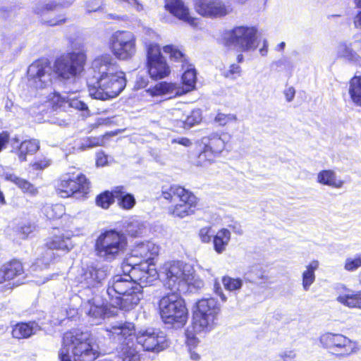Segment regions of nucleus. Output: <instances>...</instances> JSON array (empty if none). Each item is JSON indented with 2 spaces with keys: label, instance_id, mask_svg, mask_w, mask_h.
Instances as JSON below:
<instances>
[{
  "label": "nucleus",
  "instance_id": "obj_1",
  "mask_svg": "<svg viewBox=\"0 0 361 361\" xmlns=\"http://www.w3.org/2000/svg\"><path fill=\"white\" fill-rule=\"evenodd\" d=\"M107 331L109 337L119 344L117 349L122 361H139L137 345L143 350L152 352H160L169 346L166 334L163 331L147 329L135 334V326L130 322L113 325Z\"/></svg>",
  "mask_w": 361,
  "mask_h": 361
},
{
  "label": "nucleus",
  "instance_id": "obj_2",
  "mask_svg": "<svg viewBox=\"0 0 361 361\" xmlns=\"http://www.w3.org/2000/svg\"><path fill=\"white\" fill-rule=\"evenodd\" d=\"M87 55L85 51H71L56 58L53 66L47 59L37 60L27 68L29 85L36 89H45L52 83L53 73L63 80H75L85 71Z\"/></svg>",
  "mask_w": 361,
  "mask_h": 361
},
{
  "label": "nucleus",
  "instance_id": "obj_3",
  "mask_svg": "<svg viewBox=\"0 0 361 361\" xmlns=\"http://www.w3.org/2000/svg\"><path fill=\"white\" fill-rule=\"evenodd\" d=\"M90 71L95 81L88 83L89 95L94 99L106 101L118 96L126 86L124 72L109 54L96 56L91 63Z\"/></svg>",
  "mask_w": 361,
  "mask_h": 361
},
{
  "label": "nucleus",
  "instance_id": "obj_4",
  "mask_svg": "<svg viewBox=\"0 0 361 361\" xmlns=\"http://www.w3.org/2000/svg\"><path fill=\"white\" fill-rule=\"evenodd\" d=\"M98 355L87 333L73 331L64 334L59 353L60 361H94Z\"/></svg>",
  "mask_w": 361,
  "mask_h": 361
},
{
  "label": "nucleus",
  "instance_id": "obj_5",
  "mask_svg": "<svg viewBox=\"0 0 361 361\" xmlns=\"http://www.w3.org/2000/svg\"><path fill=\"white\" fill-rule=\"evenodd\" d=\"M194 269L190 264L181 261L165 262L159 269V277L165 288L172 293L185 292L193 279Z\"/></svg>",
  "mask_w": 361,
  "mask_h": 361
},
{
  "label": "nucleus",
  "instance_id": "obj_6",
  "mask_svg": "<svg viewBox=\"0 0 361 361\" xmlns=\"http://www.w3.org/2000/svg\"><path fill=\"white\" fill-rule=\"evenodd\" d=\"M127 238L121 231L106 230L99 234L94 245L96 255L104 261L111 262L125 252Z\"/></svg>",
  "mask_w": 361,
  "mask_h": 361
},
{
  "label": "nucleus",
  "instance_id": "obj_7",
  "mask_svg": "<svg viewBox=\"0 0 361 361\" xmlns=\"http://www.w3.org/2000/svg\"><path fill=\"white\" fill-rule=\"evenodd\" d=\"M161 318L164 324L180 328L188 319V310L184 300L177 293L163 296L159 302Z\"/></svg>",
  "mask_w": 361,
  "mask_h": 361
},
{
  "label": "nucleus",
  "instance_id": "obj_8",
  "mask_svg": "<svg viewBox=\"0 0 361 361\" xmlns=\"http://www.w3.org/2000/svg\"><path fill=\"white\" fill-rule=\"evenodd\" d=\"M220 305L214 298H202L197 301L193 312V329L196 332H209L218 323Z\"/></svg>",
  "mask_w": 361,
  "mask_h": 361
},
{
  "label": "nucleus",
  "instance_id": "obj_9",
  "mask_svg": "<svg viewBox=\"0 0 361 361\" xmlns=\"http://www.w3.org/2000/svg\"><path fill=\"white\" fill-rule=\"evenodd\" d=\"M109 274V267L106 265L101 267L87 266L82 268L77 276L79 287V297L93 296L99 293V289L102 286Z\"/></svg>",
  "mask_w": 361,
  "mask_h": 361
},
{
  "label": "nucleus",
  "instance_id": "obj_10",
  "mask_svg": "<svg viewBox=\"0 0 361 361\" xmlns=\"http://www.w3.org/2000/svg\"><path fill=\"white\" fill-rule=\"evenodd\" d=\"M45 246L48 250L42 257L37 258L33 263L31 267L32 271H37L47 269L54 259L53 250L68 252L73 247L69 234L59 229H54L52 235L46 239Z\"/></svg>",
  "mask_w": 361,
  "mask_h": 361
},
{
  "label": "nucleus",
  "instance_id": "obj_11",
  "mask_svg": "<svg viewBox=\"0 0 361 361\" xmlns=\"http://www.w3.org/2000/svg\"><path fill=\"white\" fill-rule=\"evenodd\" d=\"M123 272H129L130 277L135 286L140 287V291L143 287L151 286L159 277L154 264L149 262H139L133 260V257H128L123 263Z\"/></svg>",
  "mask_w": 361,
  "mask_h": 361
},
{
  "label": "nucleus",
  "instance_id": "obj_12",
  "mask_svg": "<svg viewBox=\"0 0 361 361\" xmlns=\"http://www.w3.org/2000/svg\"><path fill=\"white\" fill-rule=\"evenodd\" d=\"M109 46L113 55L118 60L131 59L136 53V37L130 31L114 32L109 40Z\"/></svg>",
  "mask_w": 361,
  "mask_h": 361
},
{
  "label": "nucleus",
  "instance_id": "obj_13",
  "mask_svg": "<svg viewBox=\"0 0 361 361\" xmlns=\"http://www.w3.org/2000/svg\"><path fill=\"white\" fill-rule=\"evenodd\" d=\"M227 44L233 45L242 51L255 50L257 47V30L246 26L235 27L225 34Z\"/></svg>",
  "mask_w": 361,
  "mask_h": 361
},
{
  "label": "nucleus",
  "instance_id": "obj_14",
  "mask_svg": "<svg viewBox=\"0 0 361 361\" xmlns=\"http://www.w3.org/2000/svg\"><path fill=\"white\" fill-rule=\"evenodd\" d=\"M147 67L149 75L153 80H160L171 73L170 67L157 43H147Z\"/></svg>",
  "mask_w": 361,
  "mask_h": 361
},
{
  "label": "nucleus",
  "instance_id": "obj_15",
  "mask_svg": "<svg viewBox=\"0 0 361 361\" xmlns=\"http://www.w3.org/2000/svg\"><path fill=\"white\" fill-rule=\"evenodd\" d=\"M322 345L337 356H348L357 350V343L341 334L326 333L320 336Z\"/></svg>",
  "mask_w": 361,
  "mask_h": 361
},
{
  "label": "nucleus",
  "instance_id": "obj_16",
  "mask_svg": "<svg viewBox=\"0 0 361 361\" xmlns=\"http://www.w3.org/2000/svg\"><path fill=\"white\" fill-rule=\"evenodd\" d=\"M72 2L51 1L47 3L39 1L32 6V12L37 16L39 21L48 26H57L66 23L67 18L61 14L52 18H47V13L60 8L68 7Z\"/></svg>",
  "mask_w": 361,
  "mask_h": 361
},
{
  "label": "nucleus",
  "instance_id": "obj_17",
  "mask_svg": "<svg viewBox=\"0 0 361 361\" xmlns=\"http://www.w3.org/2000/svg\"><path fill=\"white\" fill-rule=\"evenodd\" d=\"M228 141L226 134H218L213 133L207 136L201 138V145L204 146L203 150L198 157V161L202 164L203 161H208L211 162L214 155L221 153Z\"/></svg>",
  "mask_w": 361,
  "mask_h": 361
},
{
  "label": "nucleus",
  "instance_id": "obj_18",
  "mask_svg": "<svg viewBox=\"0 0 361 361\" xmlns=\"http://www.w3.org/2000/svg\"><path fill=\"white\" fill-rule=\"evenodd\" d=\"M195 9L199 15L210 18L224 17L233 10L222 0H195Z\"/></svg>",
  "mask_w": 361,
  "mask_h": 361
},
{
  "label": "nucleus",
  "instance_id": "obj_19",
  "mask_svg": "<svg viewBox=\"0 0 361 361\" xmlns=\"http://www.w3.org/2000/svg\"><path fill=\"white\" fill-rule=\"evenodd\" d=\"M89 183L83 174L78 175L76 177L64 176L61 180L58 186V194L61 197H68L78 195H84L88 192Z\"/></svg>",
  "mask_w": 361,
  "mask_h": 361
},
{
  "label": "nucleus",
  "instance_id": "obj_20",
  "mask_svg": "<svg viewBox=\"0 0 361 361\" xmlns=\"http://www.w3.org/2000/svg\"><path fill=\"white\" fill-rule=\"evenodd\" d=\"M51 104L55 110H61L66 111L72 108L80 111L89 112L87 104L83 101L82 97L75 92L61 94L54 93L51 97Z\"/></svg>",
  "mask_w": 361,
  "mask_h": 361
},
{
  "label": "nucleus",
  "instance_id": "obj_21",
  "mask_svg": "<svg viewBox=\"0 0 361 361\" xmlns=\"http://www.w3.org/2000/svg\"><path fill=\"white\" fill-rule=\"evenodd\" d=\"M82 300V306L85 312L91 319L92 324H99L107 314L106 306L99 294L86 296Z\"/></svg>",
  "mask_w": 361,
  "mask_h": 361
},
{
  "label": "nucleus",
  "instance_id": "obj_22",
  "mask_svg": "<svg viewBox=\"0 0 361 361\" xmlns=\"http://www.w3.org/2000/svg\"><path fill=\"white\" fill-rule=\"evenodd\" d=\"M135 284L130 277L129 272H124L123 275H116L109 282L106 289V294L109 297V302H111L113 298L121 296L134 289Z\"/></svg>",
  "mask_w": 361,
  "mask_h": 361
},
{
  "label": "nucleus",
  "instance_id": "obj_23",
  "mask_svg": "<svg viewBox=\"0 0 361 361\" xmlns=\"http://www.w3.org/2000/svg\"><path fill=\"white\" fill-rule=\"evenodd\" d=\"M142 297L143 293L140 291V287L135 286L126 294L113 298L109 304L114 307L129 311L138 305Z\"/></svg>",
  "mask_w": 361,
  "mask_h": 361
},
{
  "label": "nucleus",
  "instance_id": "obj_24",
  "mask_svg": "<svg viewBox=\"0 0 361 361\" xmlns=\"http://www.w3.org/2000/svg\"><path fill=\"white\" fill-rule=\"evenodd\" d=\"M165 8L179 20L191 26L197 25V18L191 16L189 8L183 0H165Z\"/></svg>",
  "mask_w": 361,
  "mask_h": 361
},
{
  "label": "nucleus",
  "instance_id": "obj_25",
  "mask_svg": "<svg viewBox=\"0 0 361 361\" xmlns=\"http://www.w3.org/2000/svg\"><path fill=\"white\" fill-rule=\"evenodd\" d=\"M180 203L169 208V213L174 217L183 219L195 213L197 198L193 193L180 200Z\"/></svg>",
  "mask_w": 361,
  "mask_h": 361
},
{
  "label": "nucleus",
  "instance_id": "obj_26",
  "mask_svg": "<svg viewBox=\"0 0 361 361\" xmlns=\"http://www.w3.org/2000/svg\"><path fill=\"white\" fill-rule=\"evenodd\" d=\"M336 301L349 308L361 310V291H354L345 286H338Z\"/></svg>",
  "mask_w": 361,
  "mask_h": 361
},
{
  "label": "nucleus",
  "instance_id": "obj_27",
  "mask_svg": "<svg viewBox=\"0 0 361 361\" xmlns=\"http://www.w3.org/2000/svg\"><path fill=\"white\" fill-rule=\"evenodd\" d=\"M159 247L155 243L147 241L137 244L132 250V255L130 257L140 258V262H149L152 263L153 258L158 255Z\"/></svg>",
  "mask_w": 361,
  "mask_h": 361
},
{
  "label": "nucleus",
  "instance_id": "obj_28",
  "mask_svg": "<svg viewBox=\"0 0 361 361\" xmlns=\"http://www.w3.org/2000/svg\"><path fill=\"white\" fill-rule=\"evenodd\" d=\"M3 176L6 180L16 185L23 192L32 196L37 195L38 189L26 179L22 178L10 171L4 172Z\"/></svg>",
  "mask_w": 361,
  "mask_h": 361
},
{
  "label": "nucleus",
  "instance_id": "obj_29",
  "mask_svg": "<svg viewBox=\"0 0 361 361\" xmlns=\"http://www.w3.org/2000/svg\"><path fill=\"white\" fill-rule=\"evenodd\" d=\"M40 327L35 322H22L17 324L13 329L12 335L18 339L27 338L37 334Z\"/></svg>",
  "mask_w": 361,
  "mask_h": 361
},
{
  "label": "nucleus",
  "instance_id": "obj_30",
  "mask_svg": "<svg viewBox=\"0 0 361 361\" xmlns=\"http://www.w3.org/2000/svg\"><path fill=\"white\" fill-rule=\"evenodd\" d=\"M317 180L323 185H327L333 188H341L344 181L338 178L336 172L333 170H322L317 174Z\"/></svg>",
  "mask_w": 361,
  "mask_h": 361
},
{
  "label": "nucleus",
  "instance_id": "obj_31",
  "mask_svg": "<svg viewBox=\"0 0 361 361\" xmlns=\"http://www.w3.org/2000/svg\"><path fill=\"white\" fill-rule=\"evenodd\" d=\"M319 267V262L317 259L312 260L305 266V269L302 273V286L304 290H310V286L316 279L315 271Z\"/></svg>",
  "mask_w": 361,
  "mask_h": 361
},
{
  "label": "nucleus",
  "instance_id": "obj_32",
  "mask_svg": "<svg viewBox=\"0 0 361 361\" xmlns=\"http://www.w3.org/2000/svg\"><path fill=\"white\" fill-rule=\"evenodd\" d=\"M114 195L117 200L118 204L124 209H130L135 204L134 196L127 192L123 186H116L114 188Z\"/></svg>",
  "mask_w": 361,
  "mask_h": 361
},
{
  "label": "nucleus",
  "instance_id": "obj_33",
  "mask_svg": "<svg viewBox=\"0 0 361 361\" xmlns=\"http://www.w3.org/2000/svg\"><path fill=\"white\" fill-rule=\"evenodd\" d=\"M191 193L189 190L177 185L164 186L162 188L163 197L171 202L176 201V200H180Z\"/></svg>",
  "mask_w": 361,
  "mask_h": 361
},
{
  "label": "nucleus",
  "instance_id": "obj_34",
  "mask_svg": "<svg viewBox=\"0 0 361 361\" xmlns=\"http://www.w3.org/2000/svg\"><path fill=\"white\" fill-rule=\"evenodd\" d=\"M231 240V232L226 228L219 230L213 236V245L214 250L221 254L224 252Z\"/></svg>",
  "mask_w": 361,
  "mask_h": 361
},
{
  "label": "nucleus",
  "instance_id": "obj_35",
  "mask_svg": "<svg viewBox=\"0 0 361 361\" xmlns=\"http://www.w3.org/2000/svg\"><path fill=\"white\" fill-rule=\"evenodd\" d=\"M39 149V142L36 139L25 140L20 142L17 152L20 161H26L27 154H33Z\"/></svg>",
  "mask_w": 361,
  "mask_h": 361
},
{
  "label": "nucleus",
  "instance_id": "obj_36",
  "mask_svg": "<svg viewBox=\"0 0 361 361\" xmlns=\"http://www.w3.org/2000/svg\"><path fill=\"white\" fill-rule=\"evenodd\" d=\"M348 93L353 103L361 107V75H355L350 79Z\"/></svg>",
  "mask_w": 361,
  "mask_h": 361
},
{
  "label": "nucleus",
  "instance_id": "obj_37",
  "mask_svg": "<svg viewBox=\"0 0 361 361\" xmlns=\"http://www.w3.org/2000/svg\"><path fill=\"white\" fill-rule=\"evenodd\" d=\"M6 271V275L8 281L20 277L22 279H25L24 269L20 262L13 260L3 265Z\"/></svg>",
  "mask_w": 361,
  "mask_h": 361
},
{
  "label": "nucleus",
  "instance_id": "obj_38",
  "mask_svg": "<svg viewBox=\"0 0 361 361\" xmlns=\"http://www.w3.org/2000/svg\"><path fill=\"white\" fill-rule=\"evenodd\" d=\"M176 85L173 83L161 82L155 85L153 87L149 88L147 92L152 97L161 96L166 94H178Z\"/></svg>",
  "mask_w": 361,
  "mask_h": 361
},
{
  "label": "nucleus",
  "instance_id": "obj_39",
  "mask_svg": "<svg viewBox=\"0 0 361 361\" xmlns=\"http://www.w3.org/2000/svg\"><path fill=\"white\" fill-rule=\"evenodd\" d=\"M183 84L185 92L192 90L196 84V71L192 65H189L182 75Z\"/></svg>",
  "mask_w": 361,
  "mask_h": 361
},
{
  "label": "nucleus",
  "instance_id": "obj_40",
  "mask_svg": "<svg viewBox=\"0 0 361 361\" xmlns=\"http://www.w3.org/2000/svg\"><path fill=\"white\" fill-rule=\"evenodd\" d=\"M42 212L49 219H59L65 214V207L61 204H47L43 206Z\"/></svg>",
  "mask_w": 361,
  "mask_h": 361
},
{
  "label": "nucleus",
  "instance_id": "obj_41",
  "mask_svg": "<svg viewBox=\"0 0 361 361\" xmlns=\"http://www.w3.org/2000/svg\"><path fill=\"white\" fill-rule=\"evenodd\" d=\"M163 51L165 54L169 55L171 61L180 62L182 63V67H185L187 61L186 56L176 46L173 44L166 45L163 47Z\"/></svg>",
  "mask_w": 361,
  "mask_h": 361
},
{
  "label": "nucleus",
  "instance_id": "obj_42",
  "mask_svg": "<svg viewBox=\"0 0 361 361\" xmlns=\"http://www.w3.org/2000/svg\"><path fill=\"white\" fill-rule=\"evenodd\" d=\"M202 112L200 109H194L192 111H187L185 120H184L183 128H190L202 121Z\"/></svg>",
  "mask_w": 361,
  "mask_h": 361
},
{
  "label": "nucleus",
  "instance_id": "obj_43",
  "mask_svg": "<svg viewBox=\"0 0 361 361\" xmlns=\"http://www.w3.org/2000/svg\"><path fill=\"white\" fill-rule=\"evenodd\" d=\"M337 53L338 56L344 58L350 61H356L359 57L350 46L346 44H340L337 48Z\"/></svg>",
  "mask_w": 361,
  "mask_h": 361
},
{
  "label": "nucleus",
  "instance_id": "obj_44",
  "mask_svg": "<svg viewBox=\"0 0 361 361\" xmlns=\"http://www.w3.org/2000/svg\"><path fill=\"white\" fill-rule=\"evenodd\" d=\"M102 140L99 137H87L78 140L75 143V147L81 151L86 150L97 146L100 145Z\"/></svg>",
  "mask_w": 361,
  "mask_h": 361
},
{
  "label": "nucleus",
  "instance_id": "obj_45",
  "mask_svg": "<svg viewBox=\"0 0 361 361\" xmlns=\"http://www.w3.org/2000/svg\"><path fill=\"white\" fill-rule=\"evenodd\" d=\"M114 189L109 192L108 190L101 193L96 198L97 204L104 209H107L114 202Z\"/></svg>",
  "mask_w": 361,
  "mask_h": 361
},
{
  "label": "nucleus",
  "instance_id": "obj_46",
  "mask_svg": "<svg viewBox=\"0 0 361 361\" xmlns=\"http://www.w3.org/2000/svg\"><path fill=\"white\" fill-rule=\"evenodd\" d=\"M187 110L183 108H174L171 110L170 119L175 123V125L180 128H183L184 120H185Z\"/></svg>",
  "mask_w": 361,
  "mask_h": 361
},
{
  "label": "nucleus",
  "instance_id": "obj_47",
  "mask_svg": "<svg viewBox=\"0 0 361 361\" xmlns=\"http://www.w3.org/2000/svg\"><path fill=\"white\" fill-rule=\"evenodd\" d=\"M361 267V253L353 257H347L344 263V269L348 271H355Z\"/></svg>",
  "mask_w": 361,
  "mask_h": 361
},
{
  "label": "nucleus",
  "instance_id": "obj_48",
  "mask_svg": "<svg viewBox=\"0 0 361 361\" xmlns=\"http://www.w3.org/2000/svg\"><path fill=\"white\" fill-rule=\"evenodd\" d=\"M222 282L224 288L229 291L239 290L243 285L240 279H233L228 276L224 277Z\"/></svg>",
  "mask_w": 361,
  "mask_h": 361
},
{
  "label": "nucleus",
  "instance_id": "obj_49",
  "mask_svg": "<svg viewBox=\"0 0 361 361\" xmlns=\"http://www.w3.org/2000/svg\"><path fill=\"white\" fill-rule=\"evenodd\" d=\"M126 231L130 235L133 237H137L142 233L143 225L137 221H131L128 224Z\"/></svg>",
  "mask_w": 361,
  "mask_h": 361
},
{
  "label": "nucleus",
  "instance_id": "obj_50",
  "mask_svg": "<svg viewBox=\"0 0 361 361\" xmlns=\"http://www.w3.org/2000/svg\"><path fill=\"white\" fill-rule=\"evenodd\" d=\"M240 66L233 63L229 66L228 70L224 71L223 75L227 78L235 80L240 75Z\"/></svg>",
  "mask_w": 361,
  "mask_h": 361
},
{
  "label": "nucleus",
  "instance_id": "obj_51",
  "mask_svg": "<svg viewBox=\"0 0 361 361\" xmlns=\"http://www.w3.org/2000/svg\"><path fill=\"white\" fill-rule=\"evenodd\" d=\"M236 120V116L233 114H224L222 113H219L215 118L214 121L217 123L219 126H225L229 122L234 121Z\"/></svg>",
  "mask_w": 361,
  "mask_h": 361
},
{
  "label": "nucleus",
  "instance_id": "obj_52",
  "mask_svg": "<svg viewBox=\"0 0 361 361\" xmlns=\"http://www.w3.org/2000/svg\"><path fill=\"white\" fill-rule=\"evenodd\" d=\"M214 233L212 231L211 227H204L200 230L199 236L202 243H207L211 241L212 237H213Z\"/></svg>",
  "mask_w": 361,
  "mask_h": 361
},
{
  "label": "nucleus",
  "instance_id": "obj_53",
  "mask_svg": "<svg viewBox=\"0 0 361 361\" xmlns=\"http://www.w3.org/2000/svg\"><path fill=\"white\" fill-rule=\"evenodd\" d=\"M103 5V0H89L86 2L87 13L97 11Z\"/></svg>",
  "mask_w": 361,
  "mask_h": 361
},
{
  "label": "nucleus",
  "instance_id": "obj_54",
  "mask_svg": "<svg viewBox=\"0 0 361 361\" xmlns=\"http://www.w3.org/2000/svg\"><path fill=\"white\" fill-rule=\"evenodd\" d=\"M35 229V226L32 224L28 223L20 226L19 233L22 238H26L32 233Z\"/></svg>",
  "mask_w": 361,
  "mask_h": 361
},
{
  "label": "nucleus",
  "instance_id": "obj_55",
  "mask_svg": "<svg viewBox=\"0 0 361 361\" xmlns=\"http://www.w3.org/2000/svg\"><path fill=\"white\" fill-rule=\"evenodd\" d=\"M250 272L254 274V277L252 278L253 281L263 279L265 277L264 271L262 270L261 267L258 265L251 267Z\"/></svg>",
  "mask_w": 361,
  "mask_h": 361
},
{
  "label": "nucleus",
  "instance_id": "obj_56",
  "mask_svg": "<svg viewBox=\"0 0 361 361\" xmlns=\"http://www.w3.org/2000/svg\"><path fill=\"white\" fill-rule=\"evenodd\" d=\"M296 354L294 350H286L279 354V357L283 361H292L295 359Z\"/></svg>",
  "mask_w": 361,
  "mask_h": 361
},
{
  "label": "nucleus",
  "instance_id": "obj_57",
  "mask_svg": "<svg viewBox=\"0 0 361 361\" xmlns=\"http://www.w3.org/2000/svg\"><path fill=\"white\" fill-rule=\"evenodd\" d=\"M107 163V157L103 152L97 153L96 164L98 166H104Z\"/></svg>",
  "mask_w": 361,
  "mask_h": 361
},
{
  "label": "nucleus",
  "instance_id": "obj_58",
  "mask_svg": "<svg viewBox=\"0 0 361 361\" xmlns=\"http://www.w3.org/2000/svg\"><path fill=\"white\" fill-rule=\"evenodd\" d=\"M171 143H177L184 147H190L192 145V142L187 137H178L171 140Z\"/></svg>",
  "mask_w": 361,
  "mask_h": 361
},
{
  "label": "nucleus",
  "instance_id": "obj_59",
  "mask_svg": "<svg viewBox=\"0 0 361 361\" xmlns=\"http://www.w3.org/2000/svg\"><path fill=\"white\" fill-rule=\"evenodd\" d=\"M9 141V134L7 132L0 133V152L6 147Z\"/></svg>",
  "mask_w": 361,
  "mask_h": 361
},
{
  "label": "nucleus",
  "instance_id": "obj_60",
  "mask_svg": "<svg viewBox=\"0 0 361 361\" xmlns=\"http://www.w3.org/2000/svg\"><path fill=\"white\" fill-rule=\"evenodd\" d=\"M49 164H50V161L44 159L43 160H40V161L35 162L32 166L35 169H44L45 168H47V166H49Z\"/></svg>",
  "mask_w": 361,
  "mask_h": 361
},
{
  "label": "nucleus",
  "instance_id": "obj_61",
  "mask_svg": "<svg viewBox=\"0 0 361 361\" xmlns=\"http://www.w3.org/2000/svg\"><path fill=\"white\" fill-rule=\"evenodd\" d=\"M118 1L126 2L129 5L133 6L137 11L143 10L142 4H140L137 0H118Z\"/></svg>",
  "mask_w": 361,
  "mask_h": 361
},
{
  "label": "nucleus",
  "instance_id": "obj_62",
  "mask_svg": "<svg viewBox=\"0 0 361 361\" xmlns=\"http://www.w3.org/2000/svg\"><path fill=\"white\" fill-rule=\"evenodd\" d=\"M295 91L293 87H290L284 90V94L287 102H291L295 97Z\"/></svg>",
  "mask_w": 361,
  "mask_h": 361
},
{
  "label": "nucleus",
  "instance_id": "obj_63",
  "mask_svg": "<svg viewBox=\"0 0 361 361\" xmlns=\"http://www.w3.org/2000/svg\"><path fill=\"white\" fill-rule=\"evenodd\" d=\"M51 123L58 125L59 126H66L68 123V121L65 118H61L59 117H54L51 120Z\"/></svg>",
  "mask_w": 361,
  "mask_h": 361
},
{
  "label": "nucleus",
  "instance_id": "obj_64",
  "mask_svg": "<svg viewBox=\"0 0 361 361\" xmlns=\"http://www.w3.org/2000/svg\"><path fill=\"white\" fill-rule=\"evenodd\" d=\"M353 23L355 27L361 29V10L354 17Z\"/></svg>",
  "mask_w": 361,
  "mask_h": 361
}]
</instances>
